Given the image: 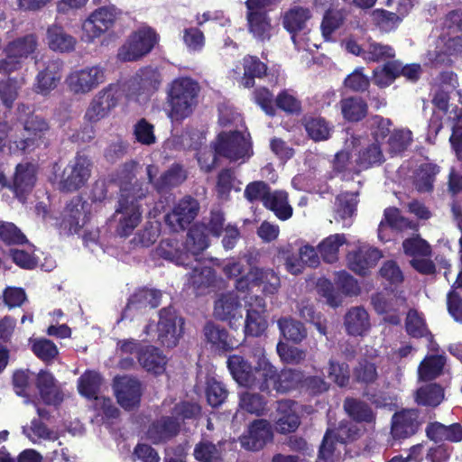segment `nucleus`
Here are the masks:
<instances>
[{
    "label": "nucleus",
    "instance_id": "obj_55",
    "mask_svg": "<svg viewBox=\"0 0 462 462\" xmlns=\"http://www.w3.org/2000/svg\"><path fill=\"white\" fill-rule=\"evenodd\" d=\"M208 246V236L199 228L189 229L184 248L189 254V258L192 256L197 261V256Z\"/></svg>",
    "mask_w": 462,
    "mask_h": 462
},
{
    "label": "nucleus",
    "instance_id": "obj_15",
    "mask_svg": "<svg viewBox=\"0 0 462 462\" xmlns=\"http://www.w3.org/2000/svg\"><path fill=\"white\" fill-rule=\"evenodd\" d=\"M116 92L117 87L114 85L100 90L90 101L84 116L85 119L90 123H97L106 117L117 104Z\"/></svg>",
    "mask_w": 462,
    "mask_h": 462
},
{
    "label": "nucleus",
    "instance_id": "obj_52",
    "mask_svg": "<svg viewBox=\"0 0 462 462\" xmlns=\"http://www.w3.org/2000/svg\"><path fill=\"white\" fill-rule=\"evenodd\" d=\"M395 56L393 48L375 41H368L365 44L364 60L367 62H380Z\"/></svg>",
    "mask_w": 462,
    "mask_h": 462
},
{
    "label": "nucleus",
    "instance_id": "obj_64",
    "mask_svg": "<svg viewBox=\"0 0 462 462\" xmlns=\"http://www.w3.org/2000/svg\"><path fill=\"white\" fill-rule=\"evenodd\" d=\"M206 393L208 404L218 407L226 400L228 391L223 383L211 378L208 381Z\"/></svg>",
    "mask_w": 462,
    "mask_h": 462
},
{
    "label": "nucleus",
    "instance_id": "obj_2",
    "mask_svg": "<svg viewBox=\"0 0 462 462\" xmlns=\"http://www.w3.org/2000/svg\"><path fill=\"white\" fill-rule=\"evenodd\" d=\"M199 83L188 77L175 79L169 91L171 116L176 120L189 116L198 103Z\"/></svg>",
    "mask_w": 462,
    "mask_h": 462
},
{
    "label": "nucleus",
    "instance_id": "obj_29",
    "mask_svg": "<svg viewBox=\"0 0 462 462\" xmlns=\"http://www.w3.org/2000/svg\"><path fill=\"white\" fill-rule=\"evenodd\" d=\"M428 439L438 443L443 441L460 442L462 440V425L453 423L446 426L439 421L430 422L425 429Z\"/></svg>",
    "mask_w": 462,
    "mask_h": 462
},
{
    "label": "nucleus",
    "instance_id": "obj_6",
    "mask_svg": "<svg viewBox=\"0 0 462 462\" xmlns=\"http://www.w3.org/2000/svg\"><path fill=\"white\" fill-rule=\"evenodd\" d=\"M215 152L231 162L242 160V162L253 154L251 143L245 134L238 131L219 134Z\"/></svg>",
    "mask_w": 462,
    "mask_h": 462
},
{
    "label": "nucleus",
    "instance_id": "obj_13",
    "mask_svg": "<svg viewBox=\"0 0 462 462\" xmlns=\"http://www.w3.org/2000/svg\"><path fill=\"white\" fill-rule=\"evenodd\" d=\"M119 11L114 6H102L95 10L82 24V30L87 42H92L110 29Z\"/></svg>",
    "mask_w": 462,
    "mask_h": 462
},
{
    "label": "nucleus",
    "instance_id": "obj_22",
    "mask_svg": "<svg viewBox=\"0 0 462 462\" xmlns=\"http://www.w3.org/2000/svg\"><path fill=\"white\" fill-rule=\"evenodd\" d=\"M415 228L416 224L401 216L398 208H387L384 209L383 217L378 226V238L386 242L392 239V234L394 231L414 230Z\"/></svg>",
    "mask_w": 462,
    "mask_h": 462
},
{
    "label": "nucleus",
    "instance_id": "obj_49",
    "mask_svg": "<svg viewBox=\"0 0 462 462\" xmlns=\"http://www.w3.org/2000/svg\"><path fill=\"white\" fill-rule=\"evenodd\" d=\"M85 217L80 200H71L62 213V224L70 231L77 232L85 224Z\"/></svg>",
    "mask_w": 462,
    "mask_h": 462
},
{
    "label": "nucleus",
    "instance_id": "obj_11",
    "mask_svg": "<svg viewBox=\"0 0 462 462\" xmlns=\"http://www.w3.org/2000/svg\"><path fill=\"white\" fill-rule=\"evenodd\" d=\"M35 65L38 70L35 79L36 92L47 95L60 83L63 62L60 59L42 57L35 60Z\"/></svg>",
    "mask_w": 462,
    "mask_h": 462
},
{
    "label": "nucleus",
    "instance_id": "obj_58",
    "mask_svg": "<svg viewBox=\"0 0 462 462\" xmlns=\"http://www.w3.org/2000/svg\"><path fill=\"white\" fill-rule=\"evenodd\" d=\"M383 162L384 156L378 143H373L359 152L357 163L364 169L374 165H380Z\"/></svg>",
    "mask_w": 462,
    "mask_h": 462
},
{
    "label": "nucleus",
    "instance_id": "obj_21",
    "mask_svg": "<svg viewBox=\"0 0 462 462\" xmlns=\"http://www.w3.org/2000/svg\"><path fill=\"white\" fill-rule=\"evenodd\" d=\"M272 439L271 424L266 420L258 419L250 424L247 432L240 438V443L246 450L257 451Z\"/></svg>",
    "mask_w": 462,
    "mask_h": 462
},
{
    "label": "nucleus",
    "instance_id": "obj_18",
    "mask_svg": "<svg viewBox=\"0 0 462 462\" xmlns=\"http://www.w3.org/2000/svg\"><path fill=\"white\" fill-rule=\"evenodd\" d=\"M199 209V204L197 199L189 196L185 197L166 215L165 221L173 231L183 230L195 219Z\"/></svg>",
    "mask_w": 462,
    "mask_h": 462
},
{
    "label": "nucleus",
    "instance_id": "obj_36",
    "mask_svg": "<svg viewBox=\"0 0 462 462\" xmlns=\"http://www.w3.org/2000/svg\"><path fill=\"white\" fill-rule=\"evenodd\" d=\"M203 332L206 340L219 350L228 351L236 346V342L228 335V332L219 325L208 322Z\"/></svg>",
    "mask_w": 462,
    "mask_h": 462
},
{
    "label": "nucleus",
    "instance_id": "obj_39",
    "mask_svg": "<svg viewBox=\"0 0 462 462\" xmlns=\"http://www.w3.org/2000/svg\"><path fill=\"white\" fill-rule=\"evenodd\" d=\"M35 170L31 163L18 164L14 176L13 188L16 195L31 190L35 183Z\"/></svg>",
    "mask_w": 462,
    "mask_h": 462
},
{
    "label": "nucleus",
    "instance_id": "obj_40",
    "mask_svg": "<svg viewBox=\"0 0 462 462\" xmlns=\"http://www.w3.org/2000/svg\"><path fill=\"white\" fill-rule=\"evenodd\" d=\"M346 237L344 234L328 236L318 245L320 257L328 263H336L338 260L339 248L346 244Z\"/></svg>",
    "mask_w": 462,
    "mask_h": 462
},
{
    "label": "nucleus",
    "instance_id": "obj_59",
    "mask_svg": "<svg viewBox=\"0 0 462 462\" xmlns=\"http://www.w3.org/2000/svg\"><path fill=\"white\" fill-rule=\"evenodd\" d=\"M101 384V376L96 372L83 374L78 383L79 392L88 399H96Z\"/></svg>",
    "mask_w": 462,
    "mask_h": 462
},
{
    "label": "nucleus",
    "instance_id": "obj_32",
    "mask_svg": "<svg viewBox=\"0 0 462 462\" xmlns=\"http://www.w3.org/2000/svg\"><path fill=\"white\" fill-rule=\"evenodd\" d=\"M193 456L199 462H225L224 442L201 439L195 445Z\"/></svg>",
    "mask_w": 462,
    "mask_h": 462
},
{
    "label": "nucleus",
    "instance_id": "obj_10",
    "mask_svg": "<svg viewBox=\"0 0 462 462\" xmlns=\"http://www.w3.org/2000/svg\"><path fill=\"white\" fill-rule=\"evenodd\" d=\"M156 34L150 29L139 30L133 33L119 49L118 59L122 61H134L148 54L156 43Z\"/></svg>",
    "mask_w": 462,
    "mask_h": 462
},
{
    "label": "nucleus",
    "instance_id": "obj_61",
    "mask_svg": "<svg viewBox=\"0 0 462 462\" xmlns=\"http://www.w3.org/2000/svg\"><path fill=\"white\" fill-rule=\"evenodd\" d=\"M346 18L345 10L329 9L328 10L321 23L322 34L326 39L337 30L344 23Z\"/></svg>",
    "mask_w": 462,
    "mask_h": 462
},
{
    "label": "nucleus",
    "instance_id": "obj_37",
    "mask_svg": "<svg viewBox=\"0 0 462 462\" xmlns=\"http://www.w3.org/2000/svg\"><path fill=\"white\" fill-rule=\"evenodd\" d=\"M248 31L258 41L270 40L273 29L268 14L246 13Z\"/></svg>",
    "mask_w": 462,
    "mask_h": 462
},
{
    "label": "nucleus",
    "instance_id": "obj_54",
    "mask_svg": "<svg viewBox=\"0 0 462 462\" xmlns=\"http://www.w3.org/2000/svg\"><path fill=\"white\" fill-rule=\"evenodd\" d=\"M398 71L399 61H388L383 66L374 69L373 82L381 88H386L398 78Z\"/></svg>",
    "mask_w": 462,
    "mask_h": 462
},
{
    "label": "nucleus",
    "instance_id": "obj_12",
    "mask_svg": "<svg viewBox=\"0 0 462 462\" xmlns=\"http://www.w3.org/2000/svg\"><path fill=\"white\" fill-rule=\"evenodd\" d=\"M423 421L418 409H402L393 414L390 434L394 440H402L415 435Z\"/></svg>",
    "mask_w": 462,
    "mask_h": 462
},
{
    "label": "nucleus",
    "instance_id": "obj_7",
    "mask_svg": "<svg viewBox=\"0 0 462 462\" xmlns=\"http://www.w3.org/2000/svg\"><path fill=\"white\" fill-rule=\"evenodd\" d=\"M90 161L85 155L78 154L63 170L60 178L55 174L58 189L63 192H72L80 189L90 176Z\"/></svg>",
    "mask_w": 462,
    "mask_h": 462
},
{
    "label": "nucleus",
    "instance_id": "obj_45",
    "mask_svg": "<svg viewBox=\"0 0 462 462\" xmlns=\"http://www.w3.org/2000/svg\"><path fill=\"white\" fill-rule=\"evenodd\" d=\"M281 334L289 341L295 344L300 343L307 337V329L299 320L283 317L277 322Z\"/></svg>",
    "mask_w": 462,
    "mask_h": 462
},
{
    "label": "nucleus",
    "instance_id": "obj_33",
    "mask_svg": "<svg viewBox=\"0 0 462 462\" xmlns=\"http://www.w3.org/2000/svg\"><path fill=\"white\" fill-rule=\"evenodd\" d=\"M138 361L140 365L148 372L160 374L164 371L166 365V356L162 351L153 346H148L140 349L138 352Z\"/></svg>",
    "mask_w": 462,
    "mask_h": 462
},
{
    "label": "nucleus",
    "instance_id": "obj_50",
    "mask_svg": "<svg viewBox=\"0 0 462 462\" xmlns=\"http://www.w3.org/2000/svg\"><path fill=\"white\" fill-rule=\"evenodd\" d=\"M243 65L244 77L242 84L245 88H252L254 85V79L262 78L267 70L266 65L254 56L244 58Z\"/></svg>",
    "mask_w": 462,
    "mask_h": 462
},
{
    "label": "nucleus",
    "instance_id": "obj_31",
    "mask_svg": "<svg viewBox=\"0 0 462 462\" xmlns=\"http://www.w3.org/2000/svg\"><path fill=\"white\" fill-rule=\"evenodd\" d=\"M196 264L191 267L188 273V283L194 290L197 295L204 294L215 282V272L209 266L202 265L195 261Z\"/></svg>",
    "mask_w": 462,
    "mask_h": 462
},
{
    "label": "nucleus",
    "instance_id": "obj_27",
    "mask_svg": "<svg viewBox=\"0 0 462 462\" xmlns=\"http://www.w3.org/2000/svg\"><path fill=\"white\" fill-rule=\"evenodd\" d=\"M358 193L346 192L338 195L335 201L336 222L342 223L344 228L351 226L357 205Z\"/></svg>",
    "mask_w": 462,
    "mask_h": 462
},
{
    "label": "nucleus",
    "instance_id": "obj_19",
    "mask_svg": "<svg viewBox=\"0 0 462 462\" xmlns=\"http://www.w3.org/2000/svg\"><path fill=\"white\" fill-rule=\"evenodd\" d=\"M162 296V291L156 289L143 288L136 291L129 298L121 319L132 320L135 312H143L147 308H157L161 303Z\"/></svg>",
    "mask_w": 462,
    "mask_h": 462
},
{
    "label": "nucleus",
    "instance_id": "obj_56",
    "mask_svg": "<svg viewBox=\"0 0 462 462\" xmlns=\"http://www.w3.org/2000/svg\"><path fill=\"white\" fill-rule=\"evenodd\" d=\"M353 378L360 384L370 385L374 383L378 378L375 364L366 359L358 361L353 369Z\"/></svg>",
    "mask_w": 462,
    "mask_h": 462
},
{
    "label": "nucleus",
    "instance_id": "obj_34",
    "mask_svg": "<svg viewBox=\"0 0 462 462\" xmlns=\"http://www.w3.org/2000/svg\"><path fill=\"white\" fill-rule=\"evenodd\" d=\"M157 252L163 259L171 261L178 265H189L190 263L184 245H180L175 239L162 240L157 248Z\"/></svg>",
    "mask_w": 462,
    "mask_h": 462
},
{
    "label": "nucleus",
    "instance_id": "obj_3",
    "mask_svg": "<svg viewBox=\"0 0 462 462\" xmlns=\"http://www.w3.org/2000/svg\"><path fill=\"white\" fill-rule=\"evenodd\" d=\"M19 120L23 125L25 134L23 138L16 140V147L23 152H30L35 147L44 143L43 138L50 126L48 122L41 116L31 113L30 107L24 104L17 106Z\"/></svg>",
    "mask_w": 462,
    "mask_h": 462
},
{
    "label": "nucleus",
    "instance_id": "obj_4",
    "mask_svg": "<svg viewBox=\"0 0 462 462\" xmlns=\"http://www.w3.org/2000/svg\"><path fill=\"white\" fill-rule=\"evenodd\" d=\"M262 376L263 380L260 384V391L266 393H271L273 390L279 393H287L296 389L303 379L300 371L282 369L278 372L269 361L263 365Z\"/></svg>",
    "mask_w": 462,
    "mask_h": 462
},
{
    "label": "nucleus",
    "instance_id": "obj_8",
    "mask_svg": "<svg viewBox=\"0 0 462 462\" xmlns=\"http://www.w3.org/2000/svg\"><path fill=\"white\" fill-rule=\"evenodd\" d=\"M359 436V429L349 421L343 420L337 426H329L319 448V457L326 460L331 459L337 443L346 444L357 439Z\"/></svg>",
    "mask_w": 462,
    "mask_h": 462
},
{
    "label": "nucleus",
    "instance_id": "obj_60",
    "mask_svg": "<svg viewBox=\"0 0 462 462\" xmlns=\"http://www.w3.org/2000/svg\"><path fill=\"white\" fill-rule=\"evenodd\" d=\"M439 172V167L433 163L421 164L416 180V187L420 192H429L433 188L436 175Z\"/></svg>",
    "mask_w": 462,
    "mask_h": 462
},
{
    "label": "nucleus",
    "instance_id": "obj_16",
    "mask_svg": "<svg viewBox=\"0 0 462 462\" xmlns=\"http://www.w3.org/2000/svg\"><path fill=\"white\" fill-rule=\"evenodd\" d=\"M159 169L156 165L150 164L146 167L148 181L158 193H166L179 186L186 179L185 171L179 164L171 165L159 178H156Z\"/></svg>",
    "mask_w": 462,
    "mask_h": 462
},
{
    "label": "nucleus",
    "instance_id": "obj_35",
    "mask_svg": "<svg viewBox=\"0 0 462 462\" xmlns=\"http://www.w3.org/2000/svg\"><path fill=\"white\" fill-rule=\"evenodd\" d=\"M343 407L346 414L357 422L374 423L376 415L365 402L356 398H346Z\"/></svg>",
    "mask_w": 462,
    "mask_h": 462
},
{
    "label": "nucleus",
    "instance_id": "obj_47",
    "mask_svg": "<svg viewBox=\"0 0 462 462\" xmlns=\"http://www.w3.org/2000/svg\"><path fill=\"white\" fill-rule=\"evenodd\" d=\"M446 357L442 355L427 356L418 367L419 378L422 381H430L441 374Z\"/></svg>",
    "mask_w": 462,
    "mask_h": 462
},
{
    "label": "nucleus",
    "instance_id": "obj_44",
    "mask_svg": "<svg viewBox=\"0 0 462 462\" xmlns=\"http://www.w3.org/2000/svg\"><path fill=\"white\" fill-rule=\"evenodd\" d=\"M249 276L252 283L264 284L263 291L267 293L273 294L280 287V278L273 269L250 268Z\"/></svg>",
    "mask_w": 462,
    "mask_h": 462
},
{
    "label": "nucleus",
    "instance_id": "obj_57",
    "mask_svg": "<svg viewBox=\"0 0 462 462\" xmlns=\"http://www.w3.org/2000/svg\"><path fill=\"white\" fill-rule=\"evenodd\" d=\"M253 306L254 304L249 302V309L247 310L245 321V333L247 336L259 337L266 329L267 321L263 316V313L255 310Z\"/></svg>",
    "mask_w": 462,
    "mask_h": 462
},
{
    "label": "nucleus",
    "instance_id": "obj_63",
    "mask_svg": "<svg viewBox=\"0 0 462 462\" xmlns=\"http://www.w3.org/2000/svg\"><path fill=\"white\" fill-rule=\"evenodd\" d=\"M264 398L257 393L245 391L240 393V407L249 413L260 415L265 407Z\"/></svg>",
    "mask_w": 462,
    "mask_h": 462
},
{
    "label": "nucleus",
    "instance_id": "obj_28",
    "mask_svg": "<svg viewBox=\"0 0 462 462\" xmlns=\"http://www.w3.org/2000/svg\"><path fill=\"white\" fill-rule=\"evenodd\" d=\"M36 386L44 403L58 405L62 402V393L57 386L54 376L49 371L41 370L38 373Z\"/></svg>",
    "mask_w": 462,
    "mask_h": 462
},
{
    "label": "nucleus",
    "instance_id": "obj_42",
    "mask_svg": "<svg viewBox=\"0 0 462 462\" xmlns=\"http://www.w3.org/2000/svg\"><path fill=\"white\" fill-rule=\"evenodd\" d=\"M406 299L400 291L394 295L375 293L371 298L372 305L378 314H387L397 311L401 306L405 304Z\"/></svg>",
    "mask_w": 462,
    "mask_h": 462
},
{
    "label": "nucleus",
    "instance_id": "obj_5",
    "mask_svg": "<svg viewBox=\"0 0 462 462\" xmlns=\"http://www.w3.org/2000/svg\"><path fill=\"white\" fill-rule=\"evenodd\" d=\"M267 361L262 354L257 365L253 368L243 356L234 355L228 357L227 367L237 383L260 391V384L263 380V376H262L263 367V365L267 364Z\"/></svg>",
    "mask_w": 462,
    "mask_h": 462
},
{
    "label": "nucleus",
    "instance_id": "obj_26",
    "mask_svg": "<svg viewBox=\"0 0 462 462\" xmlns=\"http://www.w3.org/2000/svg\"><path fill=\"white\" fill-rule=\"evenodd\" d=\"M214 315L217 319L233 321L242 319L241 304L238 296L233 292L221 294L215 301Z\"/></svg>",
    "mask_w": 462,
    "mask_h": 462
},
{
    "label": "nucleus",
    "instance_id": "obj_20",
    "mask_svg": "<svg viewBox=\"0 0 462 462\" xmlns=\"http://www.w3.org/2000/svg\"><path fill=\"white\" fill-rule=\"evenodd\" d=\"M114 391L117 402L125 410L131 411L139 405L142 391L137 379L128 376L116 378Z\"/></svg>",
    "mask_w": 462,
    "mask_h": 462
},
{
    "label": "nucleus",
    "instance_id": "obj_30",
    "mask_svg": "<svg viewBox=\"0 0 462 462\" xmlns=\"http://www.w3.org/2000/svg\"><path fill=\"white\" fill-rule=\"evenodd\" d=\"M344 326L348 335L363 336L371 327L367 311L361 306L352 307L344 317Z\"/></svg>",
    "mask_w": 462,
    "mask_h": 462
},
{
    "label": "nucleus",
    "instance_id": "obj_17",
    "mask_svg": "<svg viewBox=\"0 0 462 462\" xmlns=\"http://www.w3.org/2000/svg\"><path fill=\"white\" fill-rule=\"evenodd\" d=\"M160 83L158 71L152 68H145L129 81V95L135 96L138 102H143L158 89Z\"/></svg>",
    "mask_w": 462,
    "mask_h": 462
},
{
    "label": "nucleus",
    "instance_id": "obj_14",
    "mask_svg": "<svg viewBox=\"0 0 462 462\" xmlns=\"http://www.w3.org/2000/svg\"><path fill=\"white\" fill-rule=\"evenodd\" d=\"M105 70L100 66H92L71 72L66 83L74 94H87L105 82Z\"/></svg>",
    "mask_w": 462,
    "mask_h": 462
},
{
    "label": "nucleus",
    "instance_id": "obj_1",
    "mask_svg": "<svg viewBox=\"0 0 462 462\" xmlns=\"http://www.w3.org/2000/svg\"><path fill=\"white\" fill-rule=\"evenodd\" d=\"M136 162L134 161L124 163L117 171L120 182V198L113 215V220L117 222L116 232L120 236H128L138 226L142 217L139 200L145 198L148 188L135 179Z\"/></svg>",
    "mask_w": 462,
    "mask_h": 462
},
{
    "label": "nucleus",
    "instance_id": "obj_24",
    "mask_svg": "<svg viewBox=\"0 0 462 462\" xmlns=\"http://www.w3.org/2000/svg\"><path fill=\"white\" fill-rule=\"evenodd\" d=\"M179 431L180 422L173 417L163 416L149 426L146 437L153 444H161L177 436Z\"/></svg>",
    "mask_w": 462,
    "mask_h": 462
},
{
    "label": "nucleus",
    "instance_id": "obj_62",
    "mask_svg": "<svg viewBox=\"0 0 462 462\" xmlns=\"http://www.w3.org/2000/svg\"><path fill=\"white\" fill-rule=\"evenodd\" d=\"M405 327L407 333L412 337L420 338L429 335L430 330L425 320L415 310H410L407 313Z\"/></svg>",
    "mask_w": 462,
    "mask_h": 462
},
{
    "label": "nucleus",
    "instance_id": "obj_53",
    "mask_svg": "<svg viewBox=\"0 0 462 462\" xmlns=\"http://www.w3.org/2000/svg\"><path fill=\"white\" fill-rule=\"evenodd\" d=\"M444 400V389L437 383H430L417 391L416 402L420 405L437 407Z\"/></svg>",
    "mask_w": 462,
    "mask_h": 462
},
{
    "label": "nucleus",
    "instance_id": "obj_48",
    "mask_svg": "<svg viewBox=\"0 0 462 462\" xmlns=\"http://www.w3.org/2000/svg\"><path fill=\"white\" fill-rule=\"evenodd\" d=\"M37 38L33 34L20 37L10 42L5 48V53H12L22 62L37 49Z\"/></svg>",
    "mask_w": 462,
    "mask_h": 462
},
{
    "label": "nucleus",
    "instance_id": "obj_38",
    "mask_svg": "<svg viewBox=\"0 0 462 462\" xmlns=\"http://www.w3.org/2000/svg\"><path fill=\"white\" fill-rule=\"evenodd\" d=\"M311 17L310 9L295 6L285 13L283 17L284 28L291 33V40L295 43V33L303 30L307 21Z\"/></svg>",
    "mask_w": 462,
    "mask_h": 462
},
{
    "label": "nucleus",
    "instance_id": "obj_43",
    "mask_svg": "<svg viewBox=\"0 0 462 462\" xmlns=\"http://www.w3.org/2000/svg\"><path fill=\"white\" fill-rule=\"evenodd\" d=\"M343 117L349 122H359L365 117L368 110L366 102L359 97H350L340 101Z\"/></svg>",
    "mask_w": 462,
    "mask_h": 462
},
{
    "label": "nucleus",
    "instance_id": "obj_23",
    "mask_svg": "<svg viewBox=\"0 0 462 462\" xmlns=\"http://www.w3.org/2000/svg\"><path fill=\"white\" fill-rule=\"evenodd\" d=\"M382 253L373 247H360L349 252L346 259L348 267L357 274L365 275L367 271L381 259Z\"/></svg>",
    "mask_w": 462,
    "mask_h": 462
},
{
    "label": "nucleus",
    "instance_id": "obj_46",
    "mask_svg": "<svg viewBox=\"0 0 462 462\" xmlns=\"http://www.w3.org/2000/svg\"><path fill=\"white\" fill-rule=\"evenodd\" d=\"M48 43L51 50L68 52L75 48L76 39L68 34L61 27L52 26L47 31Z\"/></svg>",
    "mask_w": 462,
    "mask_h": 462
},
{
    "label": "nucleus",
    "instance_id": "obj_51",
    "mask_svg": "<svg viewBox=\"0 0 462 462\" xmlns=\"http://www.w3.org/2000/svg\"><path fill=\"white\" fill-rule=\"evenodd\" d=\"M305 130L315 142L328 140L333 131V125L323 117H310L305 119Z\"/></svg>",
    "mask_w": 462,
    "mask_h": 462
},
{
    "label": "nucleus",
    "instance_id": "obj_25",
    "mask_svg": "<svg viewBox=\"0 0 462 462\" xmlns=\"http://www.w3.org/2000/svg\"><path fill=\"white\" fill-rule=\"evenodd\" d=\"M296 402L291 400H282L277 402L276 430L282 434L295 431L300 420L295 410Z\"/></svg>",
    "mask_w": 462,
    "mask_h": 462
},
{
    "label": "nucleus",
    "instance_id": "obj_41",
    "mask_svg": "<svg viewBox=\"0 0 462 462\" xmlns=\"http://www.w3.org/2000/svg\"><path fill=\"white\" fill-rule=\"evenodd\" d=\"M263 206L272 210L281 220H287L292 215V208L288 203L287 193L282 190L271 191Z\"/></svg>",
    "mask_w": 462,
    "mask_h": 462
},
{
    "label": "nucleus",
    "instance_id": "obj_9",
    "mask_svg": "<svg viewBox=\"0 0 462 462\" xmlns=\"http://www.w3.org/2000/svg\"><path fill=\"white\" fill-rule=\"evenodd\" d=\"M183 325L184 319L171 306L162 308L159 311L157 324L158 340L169 348L176 346L183 333Z\"/></svg>",
    "mask_w": 462,
    "mask_h": 462
}]
</instances>
